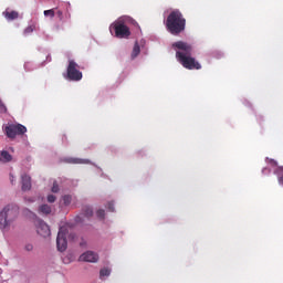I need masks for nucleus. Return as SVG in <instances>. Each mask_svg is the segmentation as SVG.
<instances>
[{"label":"nucleus","instance_id":"f03ea898","mask_svg":"<svg viewBox=\"0 0 283 283\" xmlns=\"http://www.w3.org/2000/svg\"><path fill=\"white\" fill-rule=\"evenodd\" d=\"M166 28L170 34L178 36V34L185 32V29L187 28V19H185V15L180 10L175 9L166 19Z\"/></svg>","mask_w":283,"mask_h":283},{"label":"nucleus","instance_id":"a211bd4d","mask_svg":"<svg viewBox=\"0 0 283 283\" xmlns=\"http://www.w3.org/2000/svg\"><path fill=\"white\" fill-rule=\"evenodd\" d=\"M112 273V270L104 268L99 271V277H108V275Z\"/></svg>","mask_w":283,"mask_h":283},{"label":"nucleus","instance_id":"f3484780","mask_svg":"<svg viewBox=\"0 0 283 283\" xmlns=\"http://www.w3.org/2000/svg\"><path fill=\"white\" fill-rule=\"evenodd\" d=\"M62 202L65 207H70V205H72V196L70 195H64L62 197Z\"/></svg>","mask_w":283,"mask_h":283},{"label":"nucleus","instance_id":"bb28decb","mask_svg":"<svg viewBox=\"0 0 283 283\" xmlns=\"http://www.w3.org/2000/svg\"><path fill=\"white\" fill-rule=\"evenodd\" d=\"M106 209H108V211L114 212V203H113V201H109V202L107 203Z\"/></svg>","mask_w":283,"mask_h":283},{"label":"nucleus","instance_id":"a878e982","mask_svg":"<svg viewBox=\"0 0 283 283\" xmlns=\"http://www.w3.org/2000/svg\"><path fill=\"white\" fill-rule=\"evenodd\" d=\"M48 202H56V196H54V195H49V196H48Z\"/></svg>","mask_w":283,"mask_h":283},{"label":"nucleus","instance_id":"f8f14e48","mask_svg":"<svg viewBox=\"0 0 283 283\" xmlns=\"http://www.w3.org/2000/svg\"><path fill=\"white\" fill-rule=\"evenodd\" d=\"M12 160V155L8 150L0 151V163H10Z\"/></svg>","mask_w":283,"mask_h":283},{"label":"nucleus","instance_id":"6e6552de","mask_svg":"<svg viewBox=\"0 0 283 283\" xmlns=\"http://www.w3.org/2000/svg\"><path fill=\"white\" fill-rule=\"evenodd\" d=\"M35 227H36V233L41 235L42 238H50L51 231H50V226L45 223V221L39 219L35 221Z\"/></svg>","mask_w":283,"mask_h":283},{"label":"nucleus","instance_id":"f257e3e1","mask_svg":"<svg viewBox=\"0 0 283 283\" xmlns=\"http://www.w3.org/2000/svg\"><path fill=\"white\" fill-rule=\"evenodd\" d=\"M172 48L175 50H179L176 52V59L182 67L186 70H202L200 62L195 60V57H191V52H193V46L191 44L178 41L172 43Z\"/></svg>","mask_w":283,"mask_h":283},{"label":"nucleus","instance_id":"ddd939ff","mask_svg":"<svg viewBox=\"0 0 283 283\" xmlns=\"http://www.w3.org/2000/svg\"><path fill=\"white\" fill-rule=\"evenodd\" d=\"M275 176H277L279 185L283 187V167L280 166L274 170Z\"/></svg>","mask_w":283,"mask_h":283},{"label":"nucleus","instance_id":"0eeeda50","mask_svg":"<svg viewBox=\"0 0 283 283\" xmlns=\"http://www.w3.org/2000/svg\"><path fill=\"white\" fill-rule=\"evenodd\" d=\"M66 231L67 229L62 227L60 228L57 233L56 247H57V251H60L61 253H63V251H66L67 249V239L65 238Z\"/></svg>","mask_w":283,"mask_h":283},{"label":"nucleus","instance_id":"7c9ffc66","mask_svg":"<svg viewBox=\"0 0 283 283\" xmlns=\"http://www.w3.org/2000/svg\"><path fill=\"white\" fill-rule=\"evenodd\" d=\"M80 247H87V242L85 241L80 242Z\"/></svg>","mask_w":283,"mask_h":283},{"label":"nucleus","instance_id":"1a4fd4ad","mask_svg":"<svg viewBox=\"0 0 283 283\" xmlns=\"http://www.w3.org/2000/svg\"><path fill=\"white\" fill-rule=\"evenodd\" d=\"M80 262H98V254L94 251H86L80 256Z\"/></svg>","mask_w":283,"mask_h":283},{"label":"nucleus","instance_id":"9b49d317","mask_svg":"<svg viewBox=\"0 0 283 283\" xmlns=\"http://www.w3.org/2000/svg\"><path fill=\"white\" fill-rule=\"evenodd\" d=\"M2 15L7 21H14L15 19H19V12L17 11H10V9H7L2 12Z\"/></svg>","mask_w":283,"mask_h":283},{"label":"nucleus","instance_id":"aec40b11","mask_svg":"<svg viewBox=\"0 0 283 283\" xmlns=\"http://www.w3.org/2000/svg\"><path fill=\"white\" fill-rule=\"evenodd\" d=\"M96 216L99 220H105V211L103 209L97 210Z\"/></svg>","mask_w":283,"mask_h":283},{"label":"nucleus","instance_id":"cd10ccee","mask_svg":"<svg viewBox=\"0 0 283 283\" xmlns=\"http://www.w3.org/2000/svg\"><path fill=\"white\" fill-rule=\"evenodd\" d=\"M24 249H25L27 251H33L34 245H32L31 243H27L25 247H24Z\"/></svg>","mask_w":283,"mask_h":283},{"label":"nucleus","instance_id":"6ab92c4d","mask_svg":"<svg viewBox=\"0 0 283 283\" xmlns=\"http://www.w3.org/2000/svg\"><path fill=\"white\" fill-rule=\"evenodd\" d=\"M54 9L45 10L44 17H51V19H54Z\"/></svg>","mask_w":283,"mask_h":283},{"label":"nucleus","instance_id":"2eb2a0df","mask_svg":"<svg viewBox=\"0 0 283 283\" xmlns=\"http://www.w3.org/2000/svg\"><path fill=\"white\" fill-rule=\"evenodd\" d=\"M138 54H140V45L138 44V42H136L133 48L132 59L133 60L136 59V56H138Z\"/></svg>","mask_w":283,"mask_h":283},{"label":"nucleus","instance_id":"c756f323","mask_svg":"<svg viewBox=\"0 0 283 283\" xmlns=\"http://www.w3.org/2000/svg\"><path fill=\"white\" fill-rule=\"evenodd\" d=\"M57 17L60 18V19H63V11H57Z\"/></svg>","mask_w":283,"mask_h":283},{"label":"nucleus","instance_id":"5701e85b","mask_svg":"<svg viewBox=\"0 0 283 283\" xmlns=\"http://www.w3.org/2000/svg\"><path fill=\"white\" fill-rule=\"evenodd\" d=\"M34 32V25H29L24 29V34H32Z\"/></svg>","mask_w":283,"mask_h":283},{"label":"nucleus","instance_id":"7ed1b4c3","mask_svg":"<svg viewBox=\"0 0 283 283\" xmlns=\"http://www.w3.org/2000/svg\"><path fill=\"white\" fill-rule=\"evenodd\" d=\"M17 218H19V206H6L0 212V229L2 231L9 229Z\"/></svg>","mask_w":283,"mask_h":283},{"label":"nucleus","instance_id":"39448f33","mask_svg":"<svg viewBox=\"0 0 283 283\" xmlns=\"http://www.w3.org/2000/svg\"><path fill=\"white\" fill-rule=\"evenodd\" d=\"M8 138H17V136H23L28 132V128L22 124H10L4 128Z\"/></svg>","mask_w":283,"mask_h":283},{"label":"nucleus","instance_id":"4468645a","mask_svg":"<svg viewBox=\"0 0 283 283\" xmlns=\"http://www.w3.org/2000/svg\"><path fill=\"white\" fill-rule=\"evenodd\" d=\"M40 213H43L44 216H50V213H52V208L48 205H42L39 208Z\"/></svg>","mask_w":283,"mask_h":283},{"label":"nucleus","instance_id":"dca6fc26","mask_svg":"<svg viewBox=\"0 0 283 283\" xmlns=\"http://www.w3.org/2000/svg\"><path fill=\"white\" fill-rule=\"evenodd\" d=\"M83 213H84L85 218H92V216H94V211L88 206H85L83 208Z\"/></svg>","mask_w":283,"mask_h":283},{"label":"nucleus","instance_id":"412c9836","mask_svg":"<svg viewBox=\"0 0 283 283\" xmlns=\"http://www.w3.org/2000/svg\"><path fill=\"white\" fill-rule=\"evenodd\" d=\"M8 112V107H6V104L0 99V114H6Z\"/></svg>","mask_w":283,"mask_h":283},{"label":"nucleus","instance_id":"423d86ee","mask_svg":"<svg viewBox=\"0 0 283 283\" xmlns=\"http://www.w3.org/2000/svg\"><path fill=\"white\" fill-rule=\"evenodd\" d=\"M66 76L69 81H81L83 78V73L78 71V64L74 60L69 61Z\"/></svg>","mask_w":283,"mask_h":283},{"label":"nucleus","instance_id":"b1692460","mask_svg":"<svg viewBox=\"0 0 283 283\" xmlns=\"http://www.w3.org/2000/svg\"><path fill=\"white\" fill-rule=\"evenodd\" d=\"M67 163H72L73 165H78L81 164V159H76V158H71V159H67Z\"/></svg>","mask_w":283,"mask_h":283},{"label":"nucleus","instance_id":"4be33fe9","mask_svg":"<svg viewBox=\"0 0 283 283\" xmlns=\"http://www.w3.org/2000/svg\"><path fill=\"white\" fill-rule=\"evenodd\" d=\"M51 191L53 193H59L60 188H59V184L56 181L53 182V187L51 188Z\"/></svg>","mask_w":283,"mask_h":283},{"label":"nucleus","instance_id":"20e7f679","mask_svg":"<svg viewBox=\"0 0 283 283\" xmlns=\"http://www.w3.org/2000/svg\"><path fill=\"white\" fill-rule=\"evenodd\" d=\"M111 30H114L115 36L117 39H129L132 36V31L129 30V27L125 24L122 20L114 22L111 25Z\"/></svg>","mask_w":283,"mask_h":283},{"label":"nucleus","instance_id":"c85d7f7f","mask_svg":"<svg viewBox=\"0 0 283 283\" xmlns=\"http://www.w3.org/2000/svg\"><path fill=\"white\" fill-rule=\"evenodd\" d=\"M262 174H263V175L271 174V169H269V168H263V169H262Z\"/></svg>","mask_w":283,"mask_h":283},{"label":"nucleus","instance_id":"9d476101","mask_svg":"<svg viewBox=\"0 0 283 283\" xmlns=\"http://www.w3.org/2000/svg\"><path fill=\"white\" fill-rule=\"evenodd\" d=\"M32 189V178L28 175L22 176V191H30Z\"/></svg>","mask_w":283,"mask_h":283},{"label":"nucleus","instance_id":"393cba45","mask_svg":"<svg viewBox=\"0 0 283 283\" xmlns=\"http://www.w3.org/2000/svg\"><path fill=\"white\" fill-rule=\"evenodd\" d=\"M266 161L269 163V165H272V167H277V161H275V159L266 158Z\"/></svg>","mask_w":283,"mask_h":283}]
</instances>
